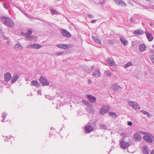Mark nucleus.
Listing matches in <instances>:
<instances>
[{
    "label": "nucleus",
    "mask_w": 154,
    "mask_h": 154,
    "mask_svg": "<svg viewBox=\"0 0 154 154\" xmlns=\"http://www.w3.org/2000/svg\"><path fill=\"white\" fill-rule=\"evenodd\" d=\"M94 2L96 4H98L100 2V0H94Z\"/></svg>",
    "instance_id": "obj_48"
},
{
    "label": "nucleus",
    "mask_w": 154,
    "mask_h": 154,
    "mask_svg": "<svg viewBox=\"0 0 154 154\" xmlns=\"http://www.w3.org/2000/svg\"><path fill=\"white\" fill-rule=\"evenodd\" d=\"M8 115V113L6 112H2V114L1 117L2 119H5Z\"/></svg>",
    "instance_id": "obj_35"
},
{
    "label": "nucleus",
    "mask_w": 154,
    "mask_h": 154,
    "mask_svg": "<svg viewBox=\"0 0 154 154\" xmlns=\"http://www.w3.org/2000/svg\"><path fill=\"white\" fill-rule=\"evenodd\" d=\"M5 119H2V120H1V121L3 122H5Z\"/></svg>",
    "instance_id": "obj_57"
},
{
    "label": "nucleus",
    "mask_w": 154,
    "mask_h": 154,
    "mask_svg": "<svg viewBox=\"0 0 154 154\" xmlns=\"http://www.w3.org/2000/svg\"><path fill=\"white\" fill-rule=\"evenodd\" d=\"M88 17L92 19V18H94V17L93 15H91L90 14H88Z\"/></svg>",
    "instance_id": "obj_43"
},
{
    "label": "nucleus",
    "mask_w": 154,
    "mask_h": 154,
    "mask_svg": "<svg viewBox=\"0 0 154 154\" xmlns=\"http://www.w3.org/2000/svg\"><path fill=\"white\" fill-rule=\"evenodd\" d=\"M133 138L135 141H139L141 139L140 134L138 133H135L134 135Z\"/></svg>",
    "instance_id": "obj_16"
},
{
    "label": "nucleus",
    "mask_w": 154,
    "mask_h": 154,
    "mask_svg": "<svg viewBox=\"0 0 154 154\" xmlns=\"http://www.w3.org/2000/svg\"><path fill=\"white\" fill-rule=\"evenodd\" d=\"M93 39L96 42L100 44L101 43V41L97 37H95L94 36H92Z\"/></svg>",
    "instance_id": "obj_23"
},
{
    "label": "nucleus",
    "mask_w": 154,
    "mask_h": 154,
    "mask_svg": "<svg viewBox=\"0 0 154 154\" xmlns=\"http://www.w3.org/2000/svg\"><path fill=\"white\" fill-rule=\"evenodd\" d=\"M4 38L5 40H8L9 39V38L8 37H6V36H4Z\"/></svg>",
    "instance_id": "obj_50"
},
{
    "label": "nucleus",
    "mask_w": 154,
    "mask_h": 154,
    "mask_svg": "<svg viewBox=\"0 0 154 154\" xmlns=\"http://www.w3.org/2000/svg\"><path fill=\"white\" fill-rule=\"evenodd\" d=\"M86 110L87 112L93 114L95 113V111L93 109L90 107L86 108Z\"/></svg>",
    "instance_id": "obj_26"
},
{
    "label": "nucleus",
    "mask_w": 154,
    "mask_h": 154,
    "mask_svg": "<svg viewBox=\"0 0 154 154\" xmlns=\"http://www.w3.org/2000/svg\"><path fill=\"white\" fill-rule=\"evenodd\" d=\"M96 21V20H91V23H95Z\"/></svg>",
    "instance_id": "obj_51"
},
{
    "label": "nucleus",
    "mask_w": 154,
    "mask_h": 154,
    "mask_svg": "<svg viewBox=\"0 0 154 154\" xmlns=\"http://www.w3.org/2000/svg\"><path fill=\"white\" fill-rule=\"evenodd\" d=\"M106 73L107 76H109L111 75V73L110 72V71L109 70H107L106 71Z\"/></svg>",
    "instance_id": "obj_39"
},
{
    "label": "nucleus",
    "mask_w": 154,
    "mask_h": 154,
    "mask_svg": "<svg viewBox=\"0 0 154 154\" xmlns=\"http://www.w3.org/2000/svg\"><path fill=\"white\" fill-rule=\"evenodd\" d=\"M32 45H33V44L29 45L27 46V48H33V47L32 46Z\"/></svg>",
    "instance_id": "obj_45"
},
{
    "label": "nucleus",
    "mask_w": 154,
    "mask_h": 154,
    "mask_svg": "<svg viewBox=\"0 0 154 154\" xmlns=\"http://www.w3.org/2000/svg\"><path fill=\"white\" fill-rule=\"evenodd\" d=\"M130 21L132 23H134L135 22V21L134 20V18L132 17H131L130 20Z\"/></svg>",
    "instance_id": "obj_44"
},
{
    "label": "nucleus",
    "mask_w": 154,
    "mask_h": 154,
    "mask_svg": "<svg viewBox=\"0 0 154 154\" xmlns=\"http://www.w3.org/2000/svg\"><path fill=\"white\" fill-rule=\"evenodd\" d=\"M128 3L131 5H133V4L130 2H128Z\"/></svg>",
    "instance_id": "obj_63"
},
{
    "label": "nucleus",
    "mask_w": 154,
    "mask_h": 154,
    "mask_svg": "<svg viewBox=\"0 0 154 154\" xmlns=\"http://www.w3.org/2000/svg\"><path fill=\"white\" fill-rule=\"evenodd\" d=\"M3 5L4 7L7 10L8 9L9 7L7 6V4L5 3H3Z\"/></svg>",
    "instance_id": "obj_40"
},
{
    "label": "nucleus",
    "mask_w": 154,
    "mask_h": 154,
    "mask_svg": "<svg viewBox=\"0 0 154 154\" xmlns=\"http://www.w3.org/2000/svg\"><path fill=\"white\" fill-rule=\"evenodd\" d=\"M27 34L28 36H29V39L33 38L32 36H31V35L32 34V31L30 29L28 30L27 32Z\"/></svg>",
    "instance_id": "obj_31"
},
{
    "label": "nucleus",
    "mask_w": 154,
    "mask_h": 154,
    "mask_svg": "<svg viewBox=\"0 0 154 154\" xmlns=\"http://www.w3.org/2000/svg\"><path fill=\"white\" fill-rule=\"evenodd\" d=\"M109 110V107L108 106L105 105L102 106L100 110V113L102 115H104Z\"/></svg>",
    "instance_id": "obj_4"
},
{
    "label": "nucleus",
    "mask_w": 154,
    "mask_h": 154,
    "mask_svg": "<svg viewBox=\"0 0 154 154\" xmlns=\"http://www.w3.org/2000/svg\"><path fill=\"white\" fill-rule=\"evenodd\" d=\"M6 138L7 140H8V139H10L8 138H9V136H6Z\"/></svg>",
    "instance_id": "obj_60"
},
{
    "label": "nucleus",
    "mask_w": 154,
    "mask_h": 154,
    "mask_svg": "<svg viewBox=\"0 0 154 154\" xmlns=\"http://www.w3.org/2000/svg\"><path fill=\"white\" fill-rule=\"evenodd\" d=\"M107 62L112 66H113L114 64L113 60L111 57H108L107 59Z\"/></svg>",
    "instance_id": "obj_20"
},
{
    "label": "nucleus",
    "mask_w": 154,
    "mask_h": 154,
    "mask_svg": "<svg viewBox=\"0 0 154 154\" xmlns=\"http://www.w3.org/2000/svg\"><path fill=\"white\" fill-rule=\"evenodd\" d=\"M37 93L39 94H40L41 95H42L41 91L40 90H38L37 91Z\"/></svg>",
    "instance_id": "obj_49"
},
{
    "label": "nucleus",
    "mask_w": 154,
    "mask_h": 154,
    "mask_svg": "<svg viewBox=\"0 0 154 154\" xmlns=\"http://www.w3.org/2000/svg\"><path fill=\"white\" fill-rule=\"evenodd\" d=\"M129 105L135 109H140V108L139 105L137 102L135 101H130L128 102Z\"/></svg>",
    "instance_id": "obj_6"
},
{
    "label": "nucleus",
    "mask_w": 154,
    "mask_h": 154,
    "mask_svg": "<svg viewBox=\"0 0 154 154\" xmlns=\"http://www.w3.org/2000/svg\"><path fill=\"white\" fill-rule=\"evenodd\" d=\"M33 48L35 49H39L42 47V46L38 43H34L33 44L32 46Z\"/></svg>",
    "instance_id": "obj_22"
},
{
    "label": "nucleus",
    "mask_w": 154,
    "mask_h": 154,
    "mask_svg": "<svg viewBox=\"0 0 154 154\" xmlns=\"http://www.w3.org/2000/svg\"><path fill=\"white\" fill-rule=\"evenodd\" d=\"M109 115L111 117L114 118H116L117 117V115L114 112H110L109 113Z\"/></svg>",
    "instance_id": "obj_30"
},
{
    "label": "nucleus",
    "mask_w": 154,
    "mask_h": 154,
    "mask_svg": "<svg viewBox=\"0 0 154 154\" xmlns=\"http://www.w3.org/2000/svg\"><path fill=\"white\" fill-rule=\"evenodd\" d=\"M19 77V74H14L11 80V83L12 84L15 82Z\"/></svg>",
    "instance_id": "obj_15"
},
{
    "label": "nucleus",
    "mask_w": 154,
    "mask_h": 154,
    "mask_svg": "<svg viewBox=\"0 0 154 154\" xmlns=\"http://www.w3.org/2000/svg\"><path fill=\"white\" fill-rule=\"evenodd\" d=\"M145 33L146 37L149 41L150 42L153 40V36L151 33L148 32L147 30H146Z\"/></svg>",
    "instance_id": "obj_10"
},
{
    "label": "nucleus",
    "mask_w": 154,
    "mask_h": 154,
    "mask_svg": "<svg viewBox=\"0 0 154 154\" xmlns=\"http://www.w3.org/2000/svg\"><path fill=\"white\" fill-rule=\"evenodd\" d=\"M5 140V141H7V142H8V140H7V139H6V138L5 139V140Z\"/></svg>",
    "instance_id": "obj_61"
},
{
    "label": "nucleus",
    "mask_w": 154,
    "mask_h": 154,
    "mask_svg": "<svg viewBox=\"0 0 154 154\" xmlns=\"http://www.w3.org/2000/svg\"><path fill=\"white\" fill-rule=\"evenodd\" d=\"M30 85L37 88H38L40 86L39 83H38L37 81H32L31 82V84Z\"/></svg>",
    "instance_id": "obj_19"
},
{
    "label": "nucleus",
    "mask_w": 154,
    "mask_h": 154,
    "mask_svg": "<svg viewBox=\"0 0 154 154\" xmlns=\"http://www.w3.org/2000/svg\"><path fill=\"white\" fill-rule=\"evenodd\" d=\"M120 143V148L123 149H126L130 145L129 143L125 142L123 140H121Z\"/></svg>",
    "instance_id": "obj_7"
},
{
    "label": "nucleus",
    "mask_w": 154,
    "mask_h": 154,
    "mask_svg": "<svg viewBox=\"0 0 154 154\" xmlns=\"http://www.w3.org/2000/svg\"><path fill=\"white\" fill-rule=\"evenodd\" d=\"M89 101L91 103H93L95 102L96 100V98L91 95H87Z\"/></svg>",
    "instance_id": "obj_13"
},
{
    "label": "nucleus",
    "mask_w": 154,
    "mask_h": 154,
    "mask_svg": "<svg viewBox=\"0 0 154 154\" xmlns=\"http://www.w3.org/2000/svg\"><path fill=\"white\" fill-rule=\"evenodd\" d=\"M93 129V127L92 125H88L85 126V131L87 133H89L92 132Z\"/></svg>",
    "instance_id": "obj_9"
},
{
    "label": "nucleus",
    "mask_w": 154,
    "mask_h": 154,
    "mask_svg": "<svg viewBox=\"0 0 154 154\" xmlns=\"http://www.w3.org/2000/svg\"><path fill=\"white\" fill-rule=\"evenodd\" d=\"M99 126L100 129H102L104 130H106L107 129V128L105 127V126L104 124H99Z\"/></svg>",
    "instance_id": "obj_34"
},
{
    "label": "nucleus",
    "mask_w": 154,
    "mask_h": 154,
    "mask_svg": "<svg viewBox=\"0 0 154 154\" xmlns=\"http://www.w3.org/2000/svg\"><path fill=\"white\" fill-rule=\"evenodd\" d=\"M40 21H41L44 22L45 23H46V22H48L47 21L45 20L44 19H42V20Z\"/></svg>",
    "instance_id": "obj_53"
},
{
    "label": "nucleus",
    "mask_w": 154,
    "mask_h": 154,
    "mask_svg": "<svg viewBox=\"0 0 154 154\" xmlns=\"http://www.w3.org/2000/svg\"><path fill=\"white\" fill-rule=\"evenodd\" d=\"M91 82V79H88V84H90Z\"/></svg>",
    "instance_id": "obj_54"
},
{
    "label": "nucleus",
    "mask_w": 154,
    "mask_h": 154,
    "mask_svg": "<svg viewBox=\"0 0 154 154\" xmlns=\"http://www.w3.org/2000/svg\"><path fill=\"white\" fill-rule=\"evenodd\" d=\"M60 32L64 37L70 38L71 36V34L70 33L65 29H61Z\"/></svg>",
    "instance_id": "obj_5"
},
{
    "label": "nucleus",
    "mask_w": 154,
    "mask_h": 154,
    "mask_svg": "<svg viewBox=\"0 0 154 154\" xmlns=\"http://www.w3.org/2000/svg\"><path fill=\"white\" fill-rule=\"evenodd\" d=\"M39 81L43 86H47L50 85L49 82H48V79L42 75L39 78Z\"/></svg>",
    "instance_id": "obj_2"
},
{
    "label": "nucleus",
    "mask_w": 154,
    "mask_h": 154,
    "mask_svg": "<svg viewBox=\"0 0 154 154\" xmlns=\"http://www.w3.org/2000/svg\"><path fill=\"white\" fill-rule=\"evenodd\" d=\"M106 0H100L99 3L101 5L103 4L105 2Z\"/></svg>",
    "instance_id": "obj_42"
},
{
    "label": "nucleus",
    "mask_w": 154,
    "mask_h": 154,
    "mask_svg": "<svg viewBox=\"0 0 154 154\" xmlns=\"http://www.w3.org/2000/svg\"><path fill=\"white\" fill-rule=\"evenodd\" d=\"M37 19L38 20H42V19L40 18H37Z\"/></svg>",
    "instance_id": "obj_62"
},
{
    "label": "nucleus",
    "mask_w": 154,
    "mask_h": 154,
    "mask_svg": "<svg viewBox=\"0 0 154 154\" xmlns=\"http://www.w3.org/2000/svg\"><path fill=\"white\" fill-rule=\"evenodd\" d=\"M56 108L57 109H58L59 108V106L58 105L57 106H56Z\"/></svg>",
    "instance_id": "obj_64"
},
{
    "label": "nucleus",
    "mask_w": 154,
    "mask_h": 154,
    "mask_svg": "<svg viewBox=\"0 0 154 154\" xmlns=\"http://www.w3.org/2000/svg\"><path fill=\"white\" fill-rule=\"evenodd\" d=\"M0 19L2 22L7 26L13 27L14 26L13 20L11 18L2 17H0Z\"/></svg>",
    "instance_id": "obj_1"
},
{
    "label": "nucleus",
    "mask_w": 154,
    "mask_h": 154,
    "mask_svg": "<svg viewBox=\"0 0 154 154\" xmlns=\"http://www.w3.org/2000/svg\"><path fill=\"white\" fill-rule=\"evenodd\" d=\"M92 75L95 77H99L100 75V70H96L92 73Z\"/></svg>",
    "instance_id": "obj_18"
},
{
    "label": "nucleus",
    "mask_w": 154,
    "mask_h": 154,
    "mask_svg": "<svg viewBox=\"0 0 154 154\" xmlns=\"http://www.w3.org/2000/svg\"><path fill=\"white\" fill-rule=\"evenodd\" d=\"M21 34L23 35L25 37H26V38H28L29 40V36L27 35V33H25L23 32H22L21 33Z\"/></svg>",
    "instance_id": "obj_36"
},
{
    "label": "nucleus",
    "mask_w": 154,
    "mask_h": 154,
    "mask_svg": "<svg viewBox=\"0 0 154 154\" xmlns=\"http://www.w3.org/2000/svg\"><path fill=\"white\" fill-rule=\"evenodd\" d=\"M20 11L24 14L26 15L25 13H26V11H24V10H21Z\"/></svg>",
    "instance_id": "obj_52"
},
{
    "label": "nucleus",
    "mask_w": 154,
    "mask_h": 154,
    "mask_svg": "<svg viewBox=\"0 0 154 154\" xmlns=\"http://www.w3.org/2000/svg\"><path fill=\"white\" fill-rule=\"evenodd\" d=\"M11 78L12 76L10 72H6L5 75V80L6 82L9 81Z\"/></svg>",
    "instance_id": "obj_12"
},
{
    "label": "nucleus",
    "mask_w": 154,
    "mask_h": 154,
    "mask_svg": "<svg viewBox=\"0 0 154 154\" xmlns=\"http://www.w3.org/2000/svg\"><path fill=\"white\" fill-rule=\"evenodd\" d=\"M146 47L143 44H141L139 46V49L141 51H144L146 49Z\"/></svg>",
    "instance_id": "obj_28"
},
{
    "label": "nucleus",
    "mask_w": 154,
    "mask_h": 154,
    "mask_svg": "<svg viewBox=\"0 0 154 154\" xmlns=\"http://www.w3.org/2000/svg\"><path fill=\"white\" fill-rule=\"evenodd\" d=\"M64 53L63 51L57 52L56 53V55L57 56H59L63 54Z\"/></svg>",
    "instance_id": "obj_38"
},
{
    "label": "nucleus",
    "mask_w": 154,
    "mask_h": 154,
    "mask_svg": "<svg viewBox=\"0 0 154 154\" xmlns=\"http://www.w3.org/2000/svg\"><path fill=\"white\" fill-rule=\"evenodd\" d=\"M75 106V105L74 104V105H70V106L71 107H73L74 106Z\"/></svg>",
    "instance_id": "obj_58"
},
{
    "label": "nucleus",
    "mask_w": 154,
    "mask_h": 154,
    "mask_svg": "<svg viewBox=\"0 0 154 154\" xmlns=\"http://www.w3.org/2000/svg\"><path fill=\"white\" fill-rule=\"evenodd\" d=\"M56 46L59 48L64 49H66L71 48L72 46L71 44L69 45L65 44H60L56 45Z\"/></svg>",
    "instance_id": "obj_3"
},
{
    "label": "nucleus",
    "mask_w": 154,
    "mask_h": 154,
    "mask_svg": "<svg viewBox=\"0 0 154 154\" xmlns=\"http://www.w3.org/2000/svg\"><path fill=\"white\" fill-rule=\"evenodd\" d=\"M133 65L132 63L131 62H129L127 63L124 66V67L126 69L128 68L129 67H130Z\"/></svg>",
    "instance_id": "obj_33"
},
{
    "label": "nucleus",
    "mask_w": 154,
    "mask_h": 154,
    "mask_svg": "<svg viewBox=\"0 0 154 154\" xmlns=\"http://www.w3.org/2000/svg\"><path fill=\"white\" fill-rule=\"evenodd\" d=\"M152 138L153 136L151 134H147V135H145L143 137V138L145 140L149 143H151L152 142Z\"/></svg>",
    "instance_id": "obj_8"
},
{
    "label": "nucleus",
    "mask_w": 154,
    "mask_h": 154,
    "mask_svg": "<svg viewBox=\"0 0 154 154\" xmlns=\"http://www.w3.org/2000/svg\"><path fill=\"white\" fill-rule=\"evenodd\" d=\"M14 48H18L20 50L23 49V47L22 45L19 43H17L14 46Z\"/></svg>",
    "instance_id": "obj_29"
},
{
    "label": "nucleus",
    "mask_w": 154,
    "mask_h": 154,
    "mask_svg": "<svg viewBox=\"0 0 154 154\" xmlns=\"http://www.w3.org/2000/svg\"><path fill=\"white\" fill-rule=\"evenodd\" d=\"M150 154H154V149L152 151Z\"/></svg>",
    "instance_id": "obj_59"
},
{
    "label": "nucleus",
    "mask_w": 154,
    "mask_h": 154,
    "mask_svg": "<svg viewBox=\"0 0 154 154\" xmlns=\"http://www.w3.org/2000/svg\"><path fill=\"white\" fill-rule=\"evenodd\" d=\"M152 62L154 64V55H151L149 56Z\"/></svg>",
    "instance_id": "obj_37"
},
{
    "label": "nucleus",
    "mask_w": 154,
    "mask_h": 154,
    "mask_svg": "<svg viewBox=\"0 0 154 154\" xmlns=\"http://www.w3.org/2000/svg\"><path fill=\"white\" fill-rule=\"evenodd\" d=\"M120 40L121 43L124 45H126L128 44L127 40L124 37H120Z\"/></svg>",
    "instance_id": "obj_17"
},
{
    "label": "nucleus",
    "mask_w": 154,
    "mask_h": 154,
    "mask_svg": "<svg viewBox=\"0 0 154 154\" xmlns=\"http://www.w3.org/2000/svg\"><path fill=\"white\" fill-rule=\"evenodd\" d=\"M142 152L143 154H149V151L147 147L144 145L142 149Z\"/></svg>",
    "instance_id": "obj_24"
},
{
    "label": "nucleus",
    "mask_w": 154,
    "mask_h": 154,
    "mask_svg": "<svg viewBox=\"0 0 154 154\" xmlns=\"http://www.w3.org/2000/svg\"><path fill=\"white\" fill-rule=\"evenodd\" d=\"M128 125H129L130 126H131L132 125V123L131 122H129L128 123Z\"/></svg>",
    "instance_id": "obj_47"
},
{
    "label": "nucleus",
    "mask_w": 154,
    "mask_h": 154,
    "mask_svg": "<svg viewBox=\"0 0 154 154\" xmlns=\"http://www.w3.org/2000/svg\"><path fill=\"white\" fill-rule=\"evenodd\" d=\"M82 102L84 103L85 105L86 106H88V107H92L93 106L92 104L88 101H87L83 100H82Z\"/></svg>",
    "instance_id": "obj_21"
},
{
    "label": "nucleus",
    "mask_w": 154,
    "mask_h": 154,
    "mask_svg": "<svg viewBox=\"0 0 154 154\" xmlns=\"http://www.w3.org/2000/svg\"><path fill=\"white\" fill-rule=\"evenodd\" d=\"M115 2L119 6L125 7L126 6V3L124 2V1L122 0H115Z\"/></svg>",
    "instance_id": "obj_14"
},
{
    "label": "nucleus",
    "mask_w": 154,
    "mask_h": 154,
    "mask_svg": "<svg viewBox=\"0 0 154 154\" xmlns=\"http://www.w3.org/2000/svg\"><path fill=\"white\" fill-rule=\"evenodd\" d=\"M49 10L50 11L53 15L57 14L58 12L55 9L52 8H50Z\"/></svg>",
    "instance_id": "obj_27"
},
{
    "label": "nucleus",
    "mask_w": 154,
    "mask_h": 154,
    "mask_svg": "<svg viewBox=\"0 0 154 154\" xmlns=\"http://www.w3.org/2000/svg\"><path fill=\"white\" fill-rule=\"evenodd\" d=\"M140 112L142 113L143 114L146 115L148 117H150V115L149 113L147 112L146 111L143 110H141Z\"/></svg>",
    "instance_id": "obj_32"
},
{
    "label": "nucleus",
    "mask_w": 154,
    "mask_h": 154,
    "mask_svg": "<svg viewBox=\"0 0 154 154\" xmlns=\"http://www.w3.org/2000/svg\"><path fill=\"white\" fill-rule=\"evenodd\" d=\"M45 97L46 98L50 100H51L52 98L49 95H45Z\"/></svg>",
    "instance_id": "obj_41"
},
{
    "label": "nucleus",
    "mask_w": 154,
    "mask_h": 154,
    "mask_svg": "<svg viewBox=\"0 0 154 154\" xmlns=\"http://www.w3.org/2000/svg\"><path fill=\"white\" fill-rule=\"evenodd\" d=\"M144 32L141 29H136L134 31L133 33L136 35H140L143 34Z\"/></svg>",
    "instance_id": "obj_11"
},
{
    "label": "nucleus",
    "mask_w": 154,
    "mask_h": 154,
    "mask_svg": "<svg viewBox=\"0 0 154 154\" xmlns=\"http://www.w3.org/2000/svg\"><path fill=\"white\" fill-rule=\"evenodd\" d=\"M4 35V32H3V31L1 30L0 29V35Z\"/></svg>",
    "instance_id": "obj_46"
},
{
    "label": "nucleus",
    "mask_w": 154,
    "mask_h": 154,
    "mask_svg": "<svg viewBox=\"0 0 154 154\" xmlns=\"http://www.w3.org/2000/svg\"><path fill=\"white\" fill-rule=\"evenodd\" d=\"M119 87V85L118 84H115L112 86L111 88L113 91H117Z\"/></svg>",
    "instance_id": "obj_25"
},
{
    "label": "nucleus",
    "mask_w": 154,
    "mask_h": 154,
    "mask_svg": "<svg viewBox=\"0 0 154 154\" xmlns=\"http://www.w3.org/2000/svg\"><path fill=\"white\" fill-rule=\"evenodd\" d=\"M13 138H14V137L13 136H9V139H11Z\"/></svg>",
    "instance_id": "obj_56"
},
{
    "label": "nucleus",
    "mask_w": 154,
    "mask_h": 154,
    "mask_svg": "<svg viewBox=\"0 0 154 154\" xmlns=\"http://www.w3.org/2000/svg\"><path fill=\"white\" fill-rule=\"evenodd\" d=\"M113 148V147H112L109 150V152H108V154H109L111 152L112 149Z\"/></svg>",
    "instance_id": "obj_55"
}]
</instances>
